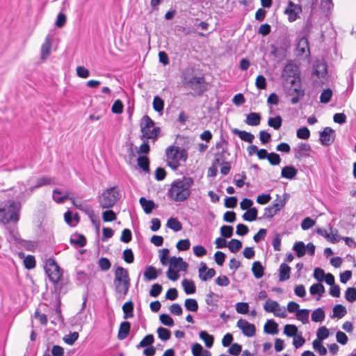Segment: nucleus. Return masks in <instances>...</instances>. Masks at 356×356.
Listing matches in <instances>:
<instances>
[{"mask_svg": "<svg viewBox=\"0 0 356 356\" xmlns=\"http://www.w3.org/2000/svg\"><path fill=\"white\" fill-rule=\"evenodd\" d=\"M194 181L190 177H183L174 180L168 191V197L175 202H184L191 194V188Z\"/></svg>", "mask_w": 356, "mask_h": 356, "instance_id": "1", "label": "nucleus"}, {"mask_svg": "<svg viewBox=\"0 0 356 356\" xmlns=\"http://www.w3.org/2000/svg\"><path fill=\"white\" fill-rule=\"evenodd\" d=\"M305 88L302 84L300 68L291 62V103L299 102L305 96Z\"/></svg>", "mask_w": 356, "mask_h": 356, "instance_id": "2", "label": "nucleus"}, {"mask_svg": "<svg viewBox=\"0 0 356 356\" xmlns=\"http://www.w3.org/2000/svg\"><path fill=\"white\" fill-rule=\"evenodd\" d=\"M19 204L13 200H7L0 203V222L6 225L10 222L16 223L19 220Z\"/></svg>", "mask_w": 356, "mask_h": 356, "instance_id": "3", "label": "nucleus"}, {"mask_svg": "<svg viewBox=\"0 0 356 356\" xmlns=\"http://www.w3.org/2000/svg\"><path fill=\"white\" fill-rule=\"evenodd\" d=\"M115 290L117 293L124 297L130 287V278L127 270L118 266L115 271L114 278Z\"/></svg>", "mask_w": 356, "mask_h": 356, "instance_id": "4", "label": "nucleus"}, {"mask_svg": "<svg viewBox=\"0 0 356 356\" xmlns=\"http://www.w3.org/2000/svg\"><path fill=\"white\" fill-rule=\"evenodd\" d=\"M33 193L30 191V187L27 188L23 183H18L16 186L10 188L8 193V196L11 197L15 203L19 204V208L31 195Z\"/></svg>", "mask_w": 356, "mask_h": 356, "instance_id": "5", "label": "nucleus"}, {"mask_svg": "<svg viewBox=\"0 0 356 356\" xmlns=\"http://www.w3.org/2000/svg\"><path fill=\"white\" fill-rule=\"evenodd\" d=\"M294 56L296 57L294 63L291 60L293 65H297L298 67L305 60H309L310 58V50L309 42L306 38L302 37L298 41L296 49L294 50Z\"/></svg>", "mask_w": 356, "mask_h": 356, "instance_id": "6", "label": "nucleus"}, {"mask_svg": "<svg viewBox=\"0 0 356 356\" xmlns=\"http://www.w3.org/2000/svg\"><path fill=\"white\" fill-rule=\"evenodd\" d=\"M120 198V192L117 187L106 189L99 197V206L103 209L112 208Z\"/></svg>", "mask_w": 356, "mask_h": 356, "instance_id": "7", "label": "nucleus"}, {"mask_svg": "<svg viewBox=\"0 0 356 356\" xmlns=\"http://www.w3.org/2000/svg\"><path fill=\"white\" fill-rule=\"evenodd\" d=\"M45 271L48 275L49 280L54 284L58 283L63 275V270L57 263L51 259L47 260Z\"/></svg>", "mask_w": 356, "mask_h": 356, "instance_id": "8", "label": "nucleus"}, {"mask_svg": "<svg viewBox=\"0 0 356 356\" xmlns=\"http://www.w3.org/2000/svg\"><path fill=\"white\" fill-rule=\"evenodd\" d=\"M289 47V43L287 39L283 41V42L277 41L276 44L271 46V54L279 60H282L286 57Z\"/></svg>", "mask_w": 356, "mask_h": 356, "instance_id": "9", "label": "nucleus"}, {"mask_svg": "<svg viewBox=\"0 0 356 356\" xmlns=\"http://www.w3.org/2000/svg\"><path fill=\"white\" fill-rule=\"evenodd\" d=\"M327 65L323 58L316 59L313 65L312 76L318 79H324L327 75Z\"/></svg>", "mask_w": 356, "mask_h": 356, "instance_id": "10", "label": "nucleus"}, {"mask_svg": "<svg viewBox=\"0 0 356 356\" xmlns=\"http://www.w3.org/2000/svg\"><path fill=\"white\" fill-rule=\"evenodd\" d=\"M179 154V148L178 147L170 146L165 150V154L168 160V165L174 170H176L179 165V163H177Z\"/></svg>", "mask_w": 356, "mask_h": 356, "instance_id": "11", "label": "nucleus"}, {"mask_svg": "<svg viewBox=\"0 0 356 356\" xmlns=\"http://www.w3.org/2000/svg\"><path fill=\"white\" fill-rule=\"evenodd\" d=\"M316 232L320 236L324 237L329 241L335 243L340 241L341 237L338 236V231L330 225V233L325 229L317 228Z\"/></svg>", "mask_w": 356, "mask_h": 356, "instance_id": "12", "label": "nucleus"}, {"mask_svg": "<svg viewBox=\"0 0 356 356\" xmlns=\"http://www.w3.org/2000/svg\"><path fill=\"white\" fill-rule=\"evenodd\" d=\"M236 326L242 331L243 334L248 337H253L256 333V327L254 324L250 323L244 319H239Z\"/></svg>", "mask_w": 356, "mask_h": 356, "instance_id": "13", "label": "nucleus"}, {"mask_svg": "<svg viewBox=\"0 0 356 356\" xmlns=\"http://www.w3.org/2000/svg\"><path fill=\"white\" fill-rule=\"evenodd\" d=\"M216 275V270L213 268H208L207 264L201 262L199 268V277L202 281H207L213 278Z\"/></svg>", "mask_w": 356, "mask_h": 356, "instance_id": "14", "label": "nucleus"}, {"mask_svg": "<svg viewBox=\"0 0 356 356\" xmlns=\"http://www.w3.org/2000/svg\"><path fill=\"white\" fill-rule=\"evenodd\" d=\"M334 130L330 127H325L320 133V140L322 145L328 146L333 143L334 137L332 136Z\"/></svg>", "mask_w": 356, "mask_h": 356, "instance_id": "15", "label": "nucleus"}, {"mask_svg": "<svg viewBox=\"0 0 356 356\" xmlns=\"http://www.w3.org/2000/svg\"><path fill=\"white\" fill-rule=\"evenodd\" d=\"M204 81L205 79L203 75H201L200 76H195L194 77H192L187 80L186 81L184 82V83L187 85L192 90H195L198 88L200 90V94H201L204 92V90L202 89L200 85L204 83Z\"/></svg>", "mask_w": 356, "mask_h": 356, "instance_id": "16", "label": "nucleus"}, {"mask_svg": "<svg viewBox=\"0 0 356 356\" xmlns=\"http://www.w3.org/2000/svg\"><path fill=\"white\" fill-rule=\"evenodd\" d=\"M56 184L55 179L48 176H43L36 179L35 184L30 187L31 193H33L35 190L47 185Z\"/></svg>", "mask_w": 356, "mask_h": 356, "instance_id": "17", "label": "nucleus"}, {"mask_svg": "<svg viewBox=\"0 0 356 356\" xmlns=\"http://www.w3.org/2000/svg\"><path fill=\"white\" fill-rule=\"evenodd\" d=\"M170 266L178 271H186L188 264L180 257H172L170 259Z\"/></svg>", "mask_w": 356, "mask_h": 356, "instance_id": "18", "label": "nucleus"}, {"mask_svg": "<svg viewBox=\"0 0 356 356\" xmlns=\"http://www.w3.org/2000/svg\"><path fill=\"white\" fill-rule=\"evenodd\" d=\"M298 328L294 325H291V337H293V345L296 348H299L305 343V339L301 336L297 334Z\"/></svg>", "mask_w": 356, "mask_h": 356, "instance_id": "19", "label": "nucleus"}, {"mask_svg": "<svg viewBox=\"0 0 356 356\" xmlns=\"http://www.w3.org/2000/svg\"><path fill=\"white\" fill-rule=\"evenodd\" d=\"M311 147L309 144L301 143L297 148L294 149L295 157L301 159L309 156L308 152L310 151Z\"/></svg>", "mask_w": 356, "mask_h": 356, "instance_id": "20", "label": "nucleus"}, {"mask_svg": "<svg viewBox=\"0 0 356 356\" xmlns=\"http://www.w3.org/2000/svg\"><path fill=\"white\" fill-rule=\"evenodd\" d=\"M143 277L145 282L156 280L158 277L157 269L153 266H147L143 273Z\"/></svg>", "mask_w": 356, "mask_h": 356, "instance_id": "21", "label": "nucleus"}, {"mask_svg": "<svg viewBox=\"0 0 356 356\" xmlns=\"http://www.w3.org/2000/svg\"><path fill=\"white\" fill-rule=\"evenodd\" d=\"M131 323L129 321H123L120 323L118 338L120 340L126 339L130 332Z\"/></svg>", "mask_w": 356, "mask_h": 356, "instance_id": "22", "label": "nucleus"}, {"mask_svg": "<svg viewBox=\"0 0 356 356\" xmlns=\"http://www.w3.org/2000/svg\"><path fill=\"white\" fill-rule=\"evenodd\" d=\"M139 202L143 207L145 213H150L156 207L153 200H147L145 197H142L139 200Z\"/></svg>", "mask_w": 356, "mask_h": 356, "instance_id": "23", "label": "nucleus"}, {"mask_svg": "<svg viewBox=\"0 0 356 356\" xmlns=\"http://www.w3.org/2000/svg\"><path fill=\"white\" fill-rule=\"evenodd\" d=\"M161 129L159 127H153V129H147V134H145V131L144 129L141 130L142 132V136L141 139H156L158 137V135L160 132Z\"/></svg>", "mask_w": 356, "mask_h": 356, "instance_id": "24", "label": "nucleus"}, {"mask_svg": "<svg viewBox=\"0 0 356 356\" xmlns=\"http://www.w3.org/2000/svg\"><path fill=\"white\" fill-rule=\"evenodd\" d=\"M261 115L259 113L252 112L246 115L245 122L250 126H257L260 124Z\"/></svg>", "mask_w": 356, "mask_h": 356, "instance_id": "25", "label": "nucleus"}, {"mask_svg": "<svg viewBox=\"0 0 356 356\" xmlns=\"http://www.w3.org/2000/svg\"><path fill=\"white\" fill-rule=\"evenodd\" d=\"M70 242L72 245L82 248L86 245L87 241L84 235L76 233L71 236Z\"/></svg>", "mask_w": 356, "mask_h": 356, "instance_id": "26", "label": "nucleus"}, {"mask_svg": "<svg viewBox=\"0 0 356 356\" xmlns=\"http://www.w3.org/2000/svg\"><path fill=\"white\" fill-rule=\"evenodd\" d=\"M232 133L237 135L242 140L250 143H252L254 138V135L251 133L245 131H241L238 129H234L232 130Z\"/></svg>", "mask_w": 356, "mask_h": 356, "instance_id": "27", "label": "nucleus"}, {"mask_svg": "<svg viewBox=\"0 0 356 356\" xmlns=\"http://www.w3.org/2000/svg\"><path fill=\"white\" fill-rule=\"evenodd\" d=\"M182 286L184 288V290L185 293L187 295L189 294H193L196 291V286L195 285V283L191 280L184 279L181 282Z\"/></svg>", "mask_w": 356, "mask_h": 356, "instance_id": "28", "label": "nucleus"}, {"mask_svg": "<svg viewBox=\"0 0 356 356\" xmlns=\"http://www.w3.org/2000/svg\"><path fill=\"white\" fill-rule=\"evenodd\" d=\"M124 319L130 318L134 316V303L131 300L125 302L122 306Z\"/></svg>", "mask_w": 356, "mask_h": 356, "instance_id": "29", "label": "nucleus"}, {"mask_svg": "<svg viewBox=\"0 0 356 356\" xmlns=\"http://www.w3.org/2000/svg\"><path fill=\"white\" fill-rule=\"evenodd\" d=\"M292 249L299 258L302 257L306 253V246L302 241L296 242Z\"/></svg>", "mask_w": 356, "mask_h": 356, "instance_id": "30", "label": "nucleus"}, {"mask_svg": "<svg viewBox=\"0 0 356 356\" xmlns=\"http://www.w3.org/2000/svg\"><path fill=\"white\" fill-rule=\"evenodd\" d=\"M264 330L270 334H276L278 332L277 324L273 320H268L264 325Z\"/></svg>", "mask_w": 356, "mask_h": 356, "instance_id": "31", "label": "nucleus"}, {"mask_svg": "<svg viewBox=\"0 0 356 356\" xmlns=\"http://www.w3.org/2000/svg\"><path fill=\"white\" fill-rule=\"evenodd\" d=\"M51 41V38L49 36L46 37L45 41L41 47V56L42 58H47L50 54Z\"/></svg>", "mask_w": 356, "mask_h": 356, "instance_id": "32", "label": "nucleus"}, {"mask_svg": "<svg viewBox=\"0 0 356 356\" xmlns=\"http://www.w3.org/2000/svg\"><path fill=\"white\" fill-rule=\"evenodd\" d=\"M200 338L204 341L205 346L207 348H211L213 345L214 338L212 335L209 334L207 331H201L199 333Z\"/></svg>", "mask_w": 356, "mask_h": 356, "instance_id": "33", "label": "nucleus"}, {"mask_svg": "<svg viewBox=\"0 0 356 356\" xmlns=\"http://www.w3.org/2000/svg\"><path fill=\"white\" fill-rule=\"evenodd\" d=\"M288 279H289V266L282 263L279 269V280L282 282Z\"/></svg>", "mask_w": 356, "mask_h": 356, "instance_id": "34", "label": "nucleus"}, {"mask_svg": "<svg viewBox=\"0 0 356 356\" xmlns=\"http://www.w3.org/2000/svg\"><path fill=\"white\" fill-rule=\"evenodd\" d=\"M257 209L255 207H252L245 212L243 214L242 218L245 221L252 222L257 219Z\"/></svg>", "mask_w": 356, "mask_h": 356, "instance_id": "35", "label": "nucleus"}, {"mask_svg": "<svg viewBox=\"0 0 356 356\" xmlns=\"http://www.w3.org/2000/svg\"><path fill=\"white\" fill-rule=\"evenodd\" d=\"M167 226L174 232H179L182 229V225L176 218H170L167 221Z\"/></svg>", "mask_w": 356, "mask_h": 356, "instance_id": "36", "label": "nucleus"}, {"mask_svg": "<svg viewBox=\"0 0 356 356\" xmlns=\"http://www.w3.org/2000/svg\"><path fill=\"white\" fill-rule=\"evenodd\" d=\"M252 273L257 279H259L264 275V268L260 261H256L252 264Z\"/></svg>", "mask_w": 356, "mask_h": 356, "instance_id": "37", "label": "nucleus"}, {"mask_svg": "<svg viewBox=\"0 0 356 356\" xmlns=\"http://www.w3.org/2000/svg\"><path fill=\"white\" fill-rule=\"evenodd\" d=\"M347 313L346 308L342 305L338 304L333 307V318H341Z\"/></svg>", "mask_w": 356, "mask_h": 356, "instance_id": "38", "label": "nucleus"}, {"mask_svg": "<svg viewBox=\"0 0 356 356\" xmlns=\"http://www.w3.org/2000/svg\"><path fill=\"white\" fill-rule=\"evenodd\" d=\"M138 165L145 172H149V160L146 156H140L138 159Z\"/></svg>", "mask_w": 356, "mask_h": 356, "instance_id": "39", "label": "nucleus"}, {"mask_svg": "<svg viewBox=\"0 0 356 356\" xmlns=\"http://www.w3.org/2000/svg\"><path fill=\"white\" fill-rule=\"evenodd\" d=\"M184 307L189 312H195L198 310V303L193 298H187L184 302Z\"/></svg>", "mask_w": 356, "mask_h": 356, "instance_id": "40", "label": "nucleus"}, {"mask_svg": "<svg viewBox=\"0 0 356 356\" xmlns=\"http://www.w3.org/2000/svg\"><path fill=\"white\" fill-rule=\"evenodd\" d=\"M64 218L67 225L71 227H74L79 222V216L78 214L76 213L74 218H72V213L70 211H67L64 214Z\"/></svg>", "mask_w": 356, "mask_h": 356, "instance_id": "41", "label": "nucleus"}, {"mask_svg": "<svg viewBox=\"0 0 356 356\" xmlns=\"http://www.w3.org/2000/svg\"><path fill=\"white\" fill-rule=\"evenodd\" d=\"M195 67L193 66H188L184 68L181 72V79L183 82H185L189 79L194 77L195 76Z\"/></svg>", "mask_w": 356, "mask_h": 356, "instance_id": "42", "label": "nucleus"}, {"mask_svg": "<svg viewBox=\"0 0 356 356\" xmlns=\"http://www.w3.org/2000/svg\"><path fill=\"white\" fill-rule=\"evenodd\" d=\"M154 341V337L153 334H147L146 335L140 342L136 346L138 349L144 347H149L152 345Z\"/></svg>", "mask_w": 356, "mask_h": 356, "instance_id": "43", "label": "nucleus"}, {"mask_svg": "<svg viewBox=\"0 0 356 356\" xmlns=\"http://www.w3.org/2000/svg\"><path fill=\"white\" fill-rule=\"evenodd\" d=\"M268 124L274 129L277 130L282 127V119L280 115H277L274 118H270L268 120Z\"/></svg>", "mask_w": 356, "mask_h": 356, "instance_id": "44", "label": "nucleus"}, {"mask_svg": "<svg viewBox=\"0 0 356 356\" xmlns=\"http://www.w3.org/2000/svg\"><path fill=\"white\" fill-rule=\"evenodd\" d=\"M154 127V122L148 115H144L142 119L141 130L144 129L147 134V129H153Z\"/></svg>", "mask_w": 356, "mask_h": 356, "instance_id": "45", "label": "nucleus"}, {"mask_svg": "<svg viewBox=\"0 0 356 356\" xmlns=\"http://www.w3.org/2000/svg\"><path fill=\"white\" fill-rule=\"evenodd\" d=\"M157 334L159 338L164 341L169 340L171 337V332L167 328L159 327L157 329Z\"/></svg>", "mask_w": 356, "mask_h": 356, "instance_id": "46", "label": "nucleus"}, {"mask_svg": "<svg viewBox=\"0 0 356 356\" xmlns=\"http://www.w3.org/2000/svg\"><path fill=\"white\" fill-rule=\"evenodd\" d=\"M309 309H300L296 312V318L300 321L303 324L307 323L309 321Z\"/></svg>", "mask_w": 356, "mask_h": 356, "instance_id": "47", "label": "nucleus"}, {"mask_svg": "<svg viewBox=\"0 0 356 356\" xmlns=\"http://www.w3.org/2000/svg\"><path fill=\"white\" fill-rule=\"evenodd\" d=\"M62 192L60 190L56 188L53 191V200L59 204L63 203L66 200L70 199L67 195L61 196Z\"/></svg>", "mask_w": 356, "mask_h": 356, "instance_id": "48", "label": "nucleus"}, {"mask_svg": "<svg viewBox=\"0 0 356 356\" xmlns=\"http://www.w3.org/2000/svg\"><path fill=\"white\" fill-rule=\"evenodd\" d=\"M325 312L322 308L315 309L312 314V320L314 322H321L325 318Z\"/></svg>", "mask_w": 356, "mask_h": 356, "instance_id": "49", "label": "nucleus"}, {"mask_svg": "<svg viewBox=\"0 0 356 356\" xmlns=\"http://www.w3.org/2000/svg\"><path fill=\"white\" fill-rule=\"evenodd\" d=\"M227 246L231 252L236 253L242 248V243L238 239L233 238Z\"/></svg>", "mask_w": 356, "mask_h": 356, "instance_id": "50", "label": "nucleus"}, {"mask_svg": "<svg viewBox=\"0 0 356 356\" xmlns=\"http://www.w3.org/2000/svg\"><path fill=\"white\" fill-rule=\"evenodd\" d=\"M301 6L294 4L291 1V22L295 21L298 18V15L301 13Z\"/></svg>", "mask_w": 356, "mask_h": 356, "instance_id": "51", "label": "nucleus"}, {"mask_svg": "<svg viewBox=\"0 0 356 356\" xmlns=\"http://www.w3.org/2000/svg\"><path fill=\"white\" fill-rule=\"evenodd\" d=\"M312 346L314 350L318 353L321 355H325L327 354V349L323 345V343L319 341H313Z\"/></svg>", "mask_w": 356, "mask_h": 356, "instance_id": "52", "label": "nucleus"}, {"mask_svg": "<svg viewBox=\"0 0 356 356\" xmlns=\"http://www.w3.org/2000/svg\"><path fill=\"white\" fill-rule=\"evenodd\" d=\"M316 335L317 339H316L314 341H319L322 342L324 339L329 337V330L324 326L321 327L318 329Z\"/></svg>", "mask_w": 356, "mask_h": 356, "instance_id": "53", "label": "nucleus"}, {"mask_svg": "<svg viewBox=\"0 0 356 356\" xmlns=\"http://www.w3.org/2000/svg\"><path fill=\"white\" fill-rule=\"evenodd\" d=\"M278 307H279V304L276 301L268 299L266 300L264 307L265 311L267 312H275V313L276 309Z\"/></svg>", "mask_w": 356, "mask_h": 356, "instance_id": "54", "label": "nucleus"}, {"mask_svg": "<svg viewBox=\"0 0 356 356\" xmlns=\"http://www.w3.org/2000/svg\"><path fill=\"white\" fill-rule=\"evenodd\" d=\"M153 108L159 113L162 112L164 108V101L159 96H155L153 99Z\"/></svg>", "mask_w": 356, "mask_h": 356, "instance_id": "55", "label": "nucleus"}, {"mask_svg": "<svg viewBox=\"0 0 356 356\" xmlns=\"http://www.w3.org/2000/svg\"><path fill=\"white\" fill-rule=\"evenodd\" d=\"M234 229L230 225H222L220 227V234L225 238H231L233 235Z\"/></svg>", "mask_w": 356, "mask_h": 356, "instance_id": "56", "label": "nucleus"}, {"mask_svg": "<svg viewBox=\"0 0 356 356\" xmlns=\"http://www.w3.org/2000/svg\"><path fill=\"white\" fill-rule=\"evenodd\" d=\"M79 333L77 332H71L63 337V341L68 345H73L79 338Z\"/></svg>", "mask_w": 356, "mask_h": 356, "instance_id": "57", "label": "nucleus"}, {"mask_svg": "<svg viewBox=\"0 0 356 356\" xmlns=\"http://www.w3.org/2000/svg\"><path fill=\"white\" fill-rule=\"evenodd\" d=\"M332 96V91L331 89L327 88L324 90L320 95V102L323 104L328 103Z\"/></svg>", "mask_w": 356, "mask_h": 356, "instance_id": "58", "label": "nucleus"}, {"mask_svg": "<svg viewBox=\"0 0 356 356\" xmlns=\"http://www.w3.org/2000/svg\"><path fill=\"white\" fill-rule=\"evenodd\" d=\"M70 200L72 201V203L73 204V205L78 209L81 210V211H85V212H87V211H91V207L85 204L84 202H76L73 197H70Z\"/></svg>", "mask_w": 356, "mask_h": 356, "instance_id": "59", "label": "nucleus"}, {"mask_svg": "<svg viewBox=\"0 0 356 356\" xmlns=\"http://www.w3.org/2000/svg\"><path fill=\"white\" fill-rule=\"evenodd\" d=\"M102 218L104 222L113 221L116 220V213L113 210H106L102 213Z\"/></svg>", "mask_w": 356, "mask_h": 356, "instance_id": "60", "label": "nucleus"}, {"mask_svg": "<svg viewBox=\"0 0 356 356\" xmlns=\"http://www.w3.org/2000/svg\"><path fill=\"white\" fill-rule=\"evenodd\" d=\"M346 299L350 302L356 300V289L354 287H349L346 289L345 293Z\"/></svg>", "mask_w": 356, "mask_h": 356, "instance_id": "61", "label": "nucleus"}, {"mask_svg": "<svg viewBox=\"0 0 356 356\" xmlns=\"http://www.w3.org/2000/svg\"><path fill=\"white\" fill-rule=\"evenodd\" d=\"M123 259L127 264H132L134 261V254L131 249L127 248L123 251Z\"/></svg>", "mask_w": 356, "mask_h": 356, "instance_id": "62", "label": "nucleus"}, {"mask_svg": "<svg viewBox=\"0 0 356 356\" xmlns=\"http://www.w3.org/2000/svg\"><path fill=\"white\" fill-rule=\"evenodd\" d=\"M159 320L164 325L172 327L174 325V320L167 314H162L159 316Z\"/></svg>", "mask_w": 356, "mask_h": 356, "instance_id": "63", "label": "nucleus"}, {"mask_svg": "<svg viewBox=\"0 0 356 356\" xmlns=\"http://www.w3.org/2000/svg\"><path fill=\"white\" fill-rule=\"evenodd\" d=\"M98 265L100 269L103 271L108 270L111 266V261L106 257L100 258L98 261Z\"/></svg>", "mask_w": 356, "mask_h": 356, "instance_id": "64", "label": "nucleus"}]
</instances>
